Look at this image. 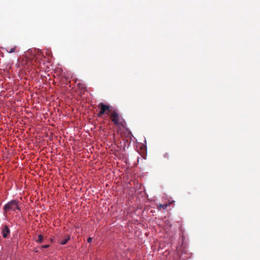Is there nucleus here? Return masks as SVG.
Masks as SVG:
<instances>
[{"mask_svg": "<svg viewBox=\"0 0 260 260\" xmlns=\"http://www.w3.org/2000/svg\"><path fill=\"white\" fill-rule=\"evenodd\" d=\"M111 122L116 126H123V119L117 110L113 108L109 115Z\"/></svg>", "mask_w": 260, "mask_h": 260, "instance_id": "f257e3e1", "label": "nucleus"}, {"mask_svg": "<svg viewBox=\"0 0 260 260\" xmlns=\"http://www.w3.org/2000/svg\"><path fill=\"white\" fill-rule=\"evenodd\" d=\"M92 238L91 237H89L87 239V242L88 243H90L92 241Z\"/></svg>", "mask_w": 260, "mask_h": 260, "instance_id": "f8f14e48", "label": "nucleus"}, {"mask_svg": "<svg viewBox=\"0 0 260 260\" xmlns=\"http://www.w3.org/2000/svg\"><path fill=\"white\" fill-rule=\"evenodd\" d=\"M157 206H158V208H161L164 209H166L168 207V205L167 204H163L162 205V204H160Z\"/></svg>", "mask_w": 260, "mask_h": 260, "instance_id": "0eeeda50", "label": "nucleus"}, {"mask_svg": "<svg viewBox=\"0 0 260 260\" xmlns=\"http://www.w3.org/2000/svg\"><path fill=\"white\" fill-rule=\"evenodd\" d=\"M49 246H50V245L49 244H46V245L42 246V248H48Z\"/></svg>", "mask_w": 260, "mask_h": 260, "instance_id": "9d476101", "label": "nucleus"}, {"mask_svg": "<svg viewBox=\"0 0 260 260\" xmlns=\"http://www.w3.org/2000/svg\"><path fill=\"white\" fill-rule=\"evenodd\" d=\"M70 239V235H68L66 236V238L64 239L60 240L59 241V243L61 245H65Z\"/></svg>", "mask_w": 260, "mask_h": 260, "instance_id": "39448f33", "label": "nucleus"}, {"mask_svg": "<svg viewBox=\"0 0 260 260\" xmlns=\"http://www.w3.org/2000/svg\"><path fill=\"white\" fill-rule=\"evenodd\" d=\"M5 212L14 211L16 212V210H20L19 202L16 200H12L7 203L4 207Z\"/></svg>", "mask_w": 260, "mask_h": 260, "instance_id": "f03ea898", "label": "nucleus"}, {"mask_svg": "<svg viewBox=\"0 0 260 260\" xmlns=\"http://www.w3.org/2000/svg\"><path fill=\"white\" fill-rule=\"evenodd\" d=\"M10 234V230L8 226L5 225L3 229V236L4 238H7L8 235Z\"/></svg>", "mask_w": 260, "mask_h": 260, "instance_id": "20e7f679", "label": "nucleus"}, {"mask_svg": "<svg viewBox=\"0 0 260 260\" xmlns=\"http://www.w3.org/2000/svg\"><path fill=\"white\" fill-rule=\"evenodd\" d=\"M164 156V157L166 158H169V157H170V154L168 153H165Z\"/></svg>", "mask_w": 260, "mask_h": 260, "instance_id": "1a4fd4ad", "label": "nucleus"}, {"mask_svg": "<svg viewBox=\"0 0 260 260\" xmlns=\"http://www.w3.org/2000/svg\"><path fill=\"white\" fill-rule=\"evenodd\" d=\"M16 47L14 46L13 48H11L10 49L9 48L7 49V51L9 53H13L16 51Z\"/></svg>", "mask_w": 260, "mask_h": 260, "instance_id": "423d86ee", "label": "nucleus"}, {"mask_svg": "<svg viewBox=\"0 0 260 260\" xmlns=\"http://www.w3.org/2000/svg\"><path fill=\"white\" fill-rule=\"evenodd\" d=\"M98 108L100 109L99 113L98 114V116L99 117H102V116L105 114L109 115L110 112L113 109V107L109 105H105L103 103H101L98 105Z\"/></svg>", "mask_w": 260, "mask_h": 260, "instance_id": "7ed1b4c3", "label": "nucleus"}, {"mask_svg": "<svg viewBox=\"0 0 260 260\" xmlns=\"http://www.w3.org/2000/svg\"><path fill=\"white\" fill-rule=\"evenodd\" d=\"M79 87H80L81 88H83V89L85 88V87L84 85L83 84H79Z\"/></svg>", "mask_w": 260, "mask_h": 260, "instance_id": "9b49d317", "label": "nucleus"}, {"mask_svg": "<svg viewBox=\"0 0 260 260\" xmlns=\"http://www.w3.org/2000/svg\"><path fill=\"white\" fill-rule=\"evenodd\" d=\"M43 237L42 235H39L38 236V239L37 240V242L38 243H41L43 241Z\"/></svg>", "mask_w": 260, "mask_h": 260, "instance_id": "6e6552de", "label": "nucleus"}]
</instances>
